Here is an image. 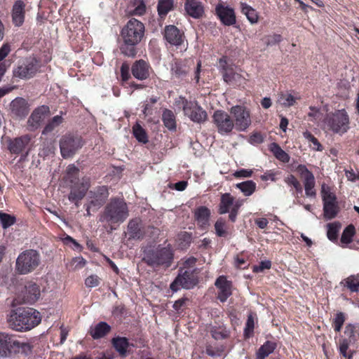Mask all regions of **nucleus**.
Listing matches in <instances>:
<instances>
[{
    "instance_id": "f257e3e1",
    "label": "nucleus",
    "mask_w": 359,
    "mask_h": 359,
    "mask_svg": "<svg viewBox=\"0 0 359 359\" xmlns=\"http://www.w3.org/2000/svg\"><path fill=\"white\" fill-rule=\"evenodd\" d=\"M7 320L11 329L23 332L37 326L41 321V316L34 308H19L10 312Z\"/></svg>"
},
{
    "instance_id": "f03ea898",
    "label": "nucleus",
    "mask_w": 359,
    "mask_h": 359,
    "mask_svg": "<svg viewBox=\"0 0 359 359\" xmlns=\"http://www.w3.org/2000/svg\"><path fill=\"white\" fill-rule=\"evenodd\" d=\"M144 24L135 19H130L121 31V36L124 44L121 50L128 57H134L136 54L135 46L142 39L144 34Z\"/></svg>"
},
{
    "instance_id": "7ed1b4c3",
    "label": "nucleus",
    "mask_w": 359,
    "mask_h": 359,
    "mask_svg": "<svg viewBox=\"0 0 359 359\" xmlns=\"http://www.w3.org/2000/svg\"><path fill=\"white\" fill-rule=\"evenodd\" d=\"M128 215L127 204L123 200L114 199L105 207L100 221L107 222L109 225L119 224L123 222Z\"/></svg>"
},
{
    "instance_id": "20e7f679",
    "label": "nucleus",
    "mask_w": 359,
    "mask_h": 359,
    "mask_svg": "<svg viewBox=\"0 0 359 359\" xmlns=\"http://www.w3.org/2000/svg\"><path fill=\"white\" fill-rule=\"evenodd\" d=\"M173 259V252L170 246H158L155 249L149 250L145 252L144 260L145 262L153 267L165 265L169 266Z\"/></svg>"
},
{
    "instance_id": "39448f33",
    "label": "nucleus",
    "mask_w": 359,
    "mask_h": 359,
    "mask_svg": "<svg viewBox=\"0 0 359 359\" xmlns=\"http://www.w3.org/2000/svg\"><path fill=\"white\" fill-rule=\"evenodd\" d=\"M324 122L330 130L340 135L346 133L350 128L349 116L344 109L328 114Z\"/></svg>"
},
{
    "instance_id": "423d86ee",
    "label": "nucleus",
    "mask_w": 359,
    "mask_h": 359,
    "mask_svg": "<svg viewBox=\"0 0 359 359\" xmlns=\"http://www.w3.org/2000/svg\"><path fill=\"white\" fill-rule=\"evenodd\" d=\"M40 262L41 257L36 250H27L18 255L15 269L20 274H27L34 271Z\"/></svg>"
},
{
    "instance_id": "0eeeda50",
    "label": "nucleus",
    "mask_w": 359,
    "mask_h": 359,
    "mask_svg": "<svg viewBox=\"0 0 359 359\" xmlns=\"http://www.w3.org/2000/svg\"><path fill=\"white\" fill-rule=\"evenodd\" d=\"M83 145L81 137L66 134L60 140V149L64 158H72Z\"/></svg>"
},
{
    "instance_id": "6e6552de",
    "label": "nucleus",
    "mask_w": 359,
    "mask_h": 359,
    "mask_svg": "<svg viewBox=\"0 0 359 359\" xmlns=\"http://www.w3.org/2000/svg\"><path fill=\"white\" fill-rule=\"evenodd\" d=\"M232 115L234 128L238 131H245L251 125L252 120L250 110L242 105L233 106L230 109Z\"/></svg>"
},
{
    "instance_id": "1a4fd4ad",
    "label": "nucleus",
    "mask_w": 359,
    "mask_h": 359,
    "mask_svg": "<svg viewBox=\"0 0 359 359\" xmlns=\"http://www.w3.org/2000/svg\"><path fill=\"white\" fill-rule=\"evenodd\" d=\"M198 273L196 269H189L180 273L171 283L170 289L177 292L180 288L191 289L193 288L198 283Z\"/></svg>"
},
{
    "instance_id": "9d476101",
    "label": "nucleus",
    "mask_w": 359,
    "mask_h": 359,
    "mask_svg": "<svg viewBox=\"0 0 359 359\" xmlns=\"http://www.w3.org/2000/svg\"><path fill=\"white\" fill-rule=\"evenodd\" d=\"M180 99L182 100L183 111L186 116L196 123L205 121L207 119V113L198 105L196 101H188L182 97H180Z\"/></svg>"
},
{
    "instance_id": "9b49d317",
    "label": "nucleus",
    "mask_w": 359,
    "mask_h": 359,
    "mask_svg": "<svg viewBox=\"0 0 359 359\" xmlns=\"http://www.w3.org/2000/svg\"><path fill=\"white\" fill-rule=\"evenodd\" d=\"M38 69V61L35 58H27L13 70V76L21 79H29L36 74Z\"/></svg>"
},
{
    "instance_id": "f8f14e48",
    "label": "nucleus",
    "mask_w": 359,
    "mask_h": 359,
    "mask_svg": "<svg viewBox=\"0 0 359 359\" xmlns=\"http://www.w3.org/2000/svg\"><path fill=\"white\" fill-rule=\"evenodd\" d=\"M213 123L220 134L230 133L233 128L234 123L231 116L223 110H217L214 112Z\"/></svg>"
},
{
    "instance_id": "ddd939ff",
    "label": "nucleus",
    "mask_w": 359,
    "mask_h": 359,
    "mask_svg": "<svg viewBox=\"0 0 359 359\" xmlns=\"http://www.w3.org/2000/svg\"><path fill=\"white\" fill-rule=\"evenodd\" d=\"M29 112V105L22 97H16L9 104L11 116L16 120L24 119Z\"/></svg>"
},
{
    "instance_id": "4468645a",
    "label": "nucleus",
    "mask_w": 359,
    "mask_h": 359,
    "mask_svg": "<svg viewBox=\"0 0 359 359\" xmlns=\"http://www.w3.org/2000/svg\"><path fill=\"white\" fill-rule=\"evenodd\" d=\"M297 172L304 180L305 194L306 196L314 198L316 196L315 187V177L313 173L304 165H299L297 167Z\"/></svg>"
},
{
    "instance_id": "2eb2a0df",
    "label": "nucleus",
    "mask_w": 359,
    "mask_h": 359,
    "mask_svg": "<svg viewBox=\"0 0 359 359\" xmlns=\"http://www.w3.org/2000/svg\"><path fill=\"white\" fill-rule=\"evenodd\" d=\"M20 295L22 296V300L18 301V304H33L40 297V288L34 283H28L25 286Z\"/></svg>"
},
{
    "instance_id": "dca6fc26",
    "label": "nucleus",
    "mask_w": 359,
    "mask_h": 359,
    "mask_svg": "<svg viewBox=\"0 0 359 359\" xmlns=\"http://www.w3.org/2000/svg\"><path fill=\"white\" fill-rule=\"evenodd\" d=\"M215 12L224 25L230 26L236 24V15L232 8L224 6L222 4H218L215 8Z\"/></svg>"
},
{
    "instance_id": "f3484780",
    "label": "nucleus",
    "mask_w": 359,
    "mask_h": 359,
    "mask_svg": "<svg viewBox=\"0 0 359 359\" xmlns=\"http://www.w3.org/2000/svg\"><path fill=\"white\" fill-rule=\"evenodd\" d=\"M109 196L108 189L106 187H99L94 191H90L89 193V200L91 205L95 207V209H98L102 206Z\"/></svg>"
},
{
    "instance_id": "a211bd4d",
    "label": "nucleus",
    "mask_w": 359,
    "mask_h": 359,
    "mask_svg": "<svg viewBox=\"0 0 359 359\" xmlns=\"http://www.w3.org/2000/svg\"><path fill=\"white\" fill-rule=\"evenodd\" d=\"M49 108L47 106L42 105L35 109L27 121V125L31 130L39 128L45 116L48 114Z\"/></svg>"
},
{
    "instance_id": "6ab92c4d",
    "label": "nucleus",
    "mask_w": 359,
    "mask_h": 359,
    "mask_svg": "<svg viewBox=\"0 0 359 359\" xmlns=\"http://www.w3.org/2000/svg\"><path fill=\"white\" fill-rule=\"evenodd\" d=\"M215 286L218 289V299L222 302H224L232 294L231 283L227 280L224 276H219L215 281Z\"/></svg>"
},
{
    "instance_id": "aec40b11",
    "label": "nucleus",
    "mask_w": 359,
    "mask_h": 359,
    "mask_svg": "<svg viewBox=\"0 0 359 359\" xmlns=\"http://www.w3.org/2000/svg\"><path fill=\"white\" fill-rule=\"evenodd\" d=\"M128 239L142 240L145 234V230L140 219H131L128 224Z\"/></svg>"
},
{
    "instance_id": "412c9836",
    "label": "nucleus",
    "mask_w": 359,
    "mask_h": 359,
    "mask_svg": "<svg viewBox=\"0 0 359 359\" xmlns=\"http://www.w3.org/2000/svg\"><path fill=\"white\" fill-rule=\"evenodd\" d=\"M90 186L88 179H82L81 183L74 187L69 195V200L74 202L78 205L77 202L81 201Z\"/></svg>"
},
{
    "instance_id": "4be33fe9",
    "label": "nucleus",
    "mask_w": 359,
    "mask_h": 359,
    "mask_svg": "<svg viewBox=\"0 0 359 359\" xmlns=\"http://www.w3.org/2000/svg\"><path fill=\"white\" fill-rule=\"evenodd\" d=\"M184 10L188 15L194 19L202 18L205 12L203 3L197 0L185 1Z\"/></svg>"
},
{
    "instance_id": "5701e85b",
    "label": "nucleus",
    "mask_w": 359,
    "mask_h": 359,
    "mask_svg": "<svg viewBox=\"0 0 359 359\" xmlns=\"http://www.w3.org/2000/svg\"><path fill=\"white\" fill-rule=\"evenodd\" d=\"M15 338L13 336L6 332H0V357H8L11 355Z\"/></svg>"
},
{
    "instance_id": "b1692460",
    "label": "nucleus",
    "mask_w": 359,
    "mask_h": 359,
    "mask_svg": "<svg viewBox=\"0 0 359 359\" xmlns=\"http://www.w3.org/2000/svg\"><path fill=\"white\" fill-rule=\"evenodd\" d=\"M149 65L143 60L136 61L132 66L133 76L140 81L144 80L149 76Z\"/></svg>"
},
{
    "instance_id": "393cba45",
    "label": "nucleus",
    "mask_w": 359,
    "mask_h": 359,
    "mask_svg": "<svg viewBox=\"0 0 359 359\" xmlns=\"http://www.w3.org/2000/svg\"><path fill=\"white\" fill-rule=\"evenodd\" d=\"M165 38L170 44L175 46H180L182 42V34L174 25H169L165 27Z\"/></svg>"
},
{
    "instance_id": "a878e982",
    "label": "nucleus",
    "mask_w": 359,
    "mask_h": 359,
    "mask_svg": "<svg viewBox=\"0 0 359 359\" xmlns=\"http://www.w3.org/2000/svg\"><path fill=\"white\" fill-rule=\"evenodd\" d=\"M12 20L15 26L20 27L25 20V4L22 1L15 3L12 10Z\"/></svg>"
},
{
    "instance_id": "bb28decb",
    "label": "nucleus",
    "mask_w": 359,
    "mask_h": 359,
    "mask_svg": "<svg viewBox=\"0 0 359 359\" xmlns=\"http://www.w3.org/2000/svg\"><path fill=\"white\" fill-rule=\"evenodd\" d=\"M30 141L29 135H24L13 140L8 146V149L11 153L20 154L22 152Z\"/></svg>"
},
{
    "instance_id": "cd10ccee",
    "label": "nucleus",
    "mask_w": 359,
    "mask_h": 359,
    "mask_svg": "<svg viewBox=\"0 0 359 359\" xmlns=\"http://www.w3.org/2000/svg\"><path fill=\"white\" fill-rule=\"evenodd\" d=\"M194 215L198 224L201 228L205 229L208 225L210 211L208 208L205 206L198 208L195 210Z\"/></svg>"
},
{
    "instance_id": "c85d7f7f",
    "label": "nucleus",
    "mask_w": 359,
    "mask_h": 359,
    "mask_svg": "<svg viewBox=\"0 0 359 359\" xmlns=\"http://www.w3.org/2000/svg\"><path fill=\"white\" fill-rule=\"evenodd\" d=\"M235 204L236 201L230 194H222L219 207V213L222 215L229 212L231 208H234Z\"/></svg>"
},
{
    "instance_id": "c756f323",
    "label": "nucleus",
    "mask_w": 359,
    "mask_h": 359,
    "mask_svg": "<svg viewBox=\"0 0 359 359\" xmlns=\"http://www.w3.org/2000/svg\"><path fill=\"white\" fill-rule=\"evenodd\" d=\"M269 149L278 160L283 163H288L290 161V156L277 143L273 142L270 144Z\"/></svg>"
},
{
    "instance_id": "7c9ffc66",
    "label": "nucleus",
    "mask_w": 359,
    "mask_h": 359,
    "mask_svg": "<svg viewBox=\"0 0 359 359\" xmlns=\"http://www.w3.org/2000/svg\"><path fill=\"white\" fill-rule=\"evenodd\" d=\"M276 348V344L267 341H266L257 352V359H265L271 353H272Z\"/></svg>"
},
{
    "instance_id": "2f4dec72",
    "label": "nucleus",
    "mask_w": 359,
    "mask_h": 359,
    "mask_svg": "<svg viewBox=\"0 0 359 359\" xmlns=\"http://www.w3.org/2000/svg\"><path fill=\"white\" fill-rule=\"evenodd\" d=\"M241 12L246 16L251 24H255L258 22V13L255 9L247 4L241 3Z\"/></svg>"
},
{
    "instance_id": "473e14b6",
    "label": "nucleus",
    "mask_w": 359,
    "mask_h": 359,
    "mask_svg": "<svg viewBox=\"0 0 359 359\" xmlns=\"http://www.w3.org/2000/svg\"><path fill=\"white\" fill-rule=\"evenodd\" d=\"M109 330V325L104 322H100L91 330L90 334L93 339H100L105 336Z\"/></svg>"
},
{
    "instance_id": "72a5a7b5",
    "label": "nucleus",
    "mask_w": 359,
    "mask_h": 359,
    "mask_svg": "<svg viewBox=\"0 0 359 359\" xmlns=\"http://www.w3.org/2000/svg\"><path fill=\"white\" fill-rule=\"evenodd\" d=\"M236 187L245 196H251L256 190V183L252 180H248L241 183H238Z\"/></svg>"
},
{
    "instance_id": "f704fd0d",
    "label": "nucleus",
    "mask_w": 359,
    "mask_h": 359,
    "mask_svg": "<svg viewBox=\"0 0 359 359\" xmlns=\"http://www.w3.org/2000/svg\"><path fill=\"white\" fill-rule=\"evenodd\" d=\"M162 120L165 126L169 130H175L176 128L175 118L172 111L165 109L163 112Z\"/></svg>"
},
{
    "instance_id": "c9c22d12",
    "label": "nucleus",
    "mask_w": 359,
    "mask_h": 359,
    "mask_svg": "<svg viewBox=\"0 0 359 359\" xmlns=\"http://www.w3.org/2000/svg\"><path fill=\"white\" fill-rule=\"evenodd\" d=\"M188 70L187 67L180 62H175L171 67L172 76L180 79L184 76Z\"/></svg>"
},
{
    "instance_id": "e433bc0d",
    "label": "nucleus",
    "mask_w": 359,
    "mask_h": 359,
    "mask_svg": "<svg viewBox=\"0 0 359 359\" xmlns=\"http://www.w3.org/2000/svg\"><path fill=\"white\" fill-rule=\"evenodd\" d=\"M63 121V118L60 115H57L53 117L51 120L46 125L42 133L48 134L53 131L57 128Z\"/></svg>"
},
{
    "instance_id": "4c0bfd02",
    "label": "nucleus",
    "mask_w": 359,
    "mask_h": 359,
    "mask_svg": "<svg viewBox=\"0 0 359 359\" xmlns=\"http://www.w3.org/2000/svg\"><path fill=\"white\" fill-rule=\"evenodd\" d=\"M13 348H15L18 353L29 355L32 353L33 346L28 342H21L15 339Z\"/></svg>"
},
{
    "instance_id": "58836bf2",
    "label": "nucleus",
    "mask_w": 359,
    "mask_h": 359,
    "mask_svg": "<svg viewBox=\"0 0 359 359\" xmlns=\"http://www.w3.org/2000/svg\"><path fill=\"white\" fill-rule=\"evenodd\" d=\"M215 229L217 236L219 237H226L229 234L226 222L222 218H219L216 221L215 224Z\"/></svg>"
},
{
    "instance_id": "ea45409f",
    "label": "nucleus",
    "mask_w": 359,
    "mask_h": 359,
    "mask_svg": "<svg viewBox=\"0 0 359 359\" xmlns=\"http://www.w3.org/2000/svg\"><path fill=\"white\" fill-rule=\"evenodd\" d=\"M113 345L121 355H125L128 346V341L125 337H118L113 339Z\"/></svg>"
},
{
    "instance_id": "a19ab883",
    "label": "nucleus",
    "mask_w": 359,
    "mask_h": 359,
    "mask_svg": "<svg viewBox=\"0 0 359 359\" xmlns=\"http://www.w3.org/2000/svg\"><path fill=\"white\" fill-rule=\"evenodd\" d=\"M173 7V0H158V12L161 16L167 15Z\"/></svg>"
},
{
    "instance_id": "79ce46f5",
    "label": "nucleus",
    "mask_w": 359,
    "mask_h": 359,
    "mask_svg": "<svg viewBox=\"0 0 359 359\" xmlns=\"http://www.w3.org/2000/svg\"><path fill=\"white\" fill-rule=\"evenodd\" d=\"M324 217L327 219H331L336 217L338 212L337 203L323 204Z\"/></svg>"
},
{
    "instance_id": "37998d69",
    "label": "nucleus",
    "mask_w": 359,
    "mask_h": 359,
    "mask_svg": "<svg viewBox=\"0 0 359 359\" xmlns=\"http://www.w3.org/2000/svg\"><path fill=\"white\" fill-rule=\"evenodd\" d=\"M355 234V228L353 225H348L344 230L341 237V243L343 245H348L352 242L353 237Z\"/></svg>"
},
{
    "instance_id": "c03bdc74",
    "label": "nucleus",
    "mask_w": 359,
    "mask_h": 359,
    "mask_svg": "<svg viewBox=\"0 0 359 359\" xmlns=\"http://www.w3.org/2000/svg\"><path fill=\"white\" fill-rule=\"evenodd\" d=\"M15 217L3 212H0V223L3 229H6L15 224Z\"/></svg>"
},
{
    "instance_id": "a18cd8bd",
    "label": "nucleus",
    "mask_w": 359,
    "mask_h": 359,
    "mask_svg": "<svg viewBox=\"0 0 359 359\" xmlns=\"http://www.w3.org/2000/svg\"><path fill=\"white\" fill-rule=\"evenodd\" d=\"M133 131L134 136L140 142L146 143L148 142L147 133L140 124H135L133 128Z\"/></svg>"
},
{
    "instance_id": "49530a36",
    "label": "nucleus",
    "mask_w": 359,
    "mask_h": 359,
    "mask_svg": "<svg viewBox=\"0 0 359 359\" xmlns=\"http://www.w3.org/2000/svg\"><path fill=\"white\" fill-rule=\"evenodd\" d=\"M297 98L289 93H281L278 99L279 104L284 107H291L296 102Z\"/></svg>"
},
{
    "instance_id": "de8ad7c7",
    "label": "nucleus",
    "mask_w": 359,
    "mask_h": 359,
    "mask_svg": "<svg viewBox=\"0 0 359 359\" xmlns=\"http://www.w3.org/2000/svg\"><path fill=\"white\" fill-rule=\"evenodd\" d=\"M346 286L351 292H357L359 289V275L351 276L344 280Z\"/></svg>"
},
{
    "instance_id": "09e8293b",
    "label": "nucleus",
    "mask_w": 359,
    "mask_h": 359,
    "mask_svg": "<svg viewBox=\"0 0 359 359\" xmlns=\"http://www.w3.org/2000/svg\"><path fill=\"white\" fill-rule=\"evenodd\" d=\"M86 261L82 257L73 258L68 264L69 269L76 271L85 266Z\"/></svg>"
},
{
    "instance_id": "8fccbe9b",
    "label": "nucleus",
    "mask_w": 359,
    "mask_h": 359,
    "mask_svg": "<svg viewBox=\"0 0 359 359\" xmlns=\"http://www.w3.org/2000/svg\"><path fill=\"white\" fill-rule=\"evenodd\" d=\"M339 228L340 225L337 222L330 223L327 224V235L330 241H334L337 239Z\"/></svg>"
},
{
    "instance_id": "3c124183",
    "label": "nucleus",
    "mask_w": 359,
    "mask_h": 359,
    "mask_svg": "<svg viewBox=\"0 0 359 359\" xmlns=\"http://www.w3.org/2000/svg\"><path fill=\"white\" fill-rule=\"evenodd\" d=\"M133 14L135 15H142L146 12V6L143 0H134L133 1Z\"/></svg>"
},
{
    "instance_id": "603ef678",
    "label": "nucleus",
    "mask_w": 359,
    "mask_h": 359,
    "mask_svg": "<svg viewBox=\"0 0 359 359\" xmlns=\"http://www.w3.org/2000/svg\"><path fill=\"white\" fill-rule=\"evenodd\" d=\"M266 46H271L279 43L282 41V36L278 34H273L265 36L262 39Z\"/></svg>"
},
{
    "instance_id": "864d4df0",
    "label": "nucleus",
    "mask_w": 359,
    "mask_h": 359,
    "mask_svg": "<svg viewBox=\"0 0 359 359\" xmlns=\"http://www.w3.org/2000/svg\"><path fill=\"white\" fill-rule=\"evenodd\" d=\"M345 321L344 314L341 312L337 313L334 322L333 327L336 332H339L341 330L342 325Z\"/></svg>"
},
{
    "instance_id": "5fc2aeb1",
    "label": "nucleus",
    "mask_w": 359,
    "mask_h": 359,
    "mask_svg": "<svg viewBox=\"0 0 359 359\" xmlns=\"http://www.w3.org/2000/svg\"><path fill=\"white\" fill-rule=\"evenodd\" d=\"M243 200H236V204L234 205V208H231V210H229V217L231 222H234L236 221L238 210L243 205Z\"/></svg>"
},
{
    "instance_id": "6e6d98bb",
    "label": "nucleus",
    "mask_w": 359,
    "mask_h": 359,
    "mask_svg": "<svg viewBox=\"0 0 359 359\" xmlns=\"http://www.w3.org/2000/svg\"><path fill=\"white\" fill-rule=\"evenodd\" d=\"M279 175L280 172L278 171L269 170H266L262 175H261L260 178L262 181L271 180L272 182H275L277 180V176Z\"/></svg>"
},
{
    "instance_id": "4d7b16f0",
    "label": "nucleus",
    "mask_w": 359,
    "mask_h": 359,
    "mask_svg": "<svg viewBox=\"0 0 359 359\" xmlns=\"http://www.w3.org/2000/svg\"><path fill=\"white\" fill-rule=\"evenodd\" d=\"M349 347V341L347 339H342L339 342V350L340 353L344 357L348 358V359H351L352 358L351 355H348L347 350Z\"/></svg>"
},
{
    "instance_id": "13d9d810",
    "label": "nucleus",
    "mask_w": 359,
    "mask_h": 359,
    "mask_svg": "<svg viewBox=\"0 0 359 359\" xmlns=\"http://www.w3.org/2000/svg\"><path fill=\"white\" fill-rule=\"evenodd\" d=\"M271 266V262L269 260L262 261L259 265H255L252 267L253 272L260 273L263 272L265 269H269Z\"/></svg>"
},
{
    "instance_id": "bf43d9fd",
    "label": "nucleus",
    "mask_w": 359,
    "mask_h": 359,
    "mask_svg": "<svg viewBox=\"0 0 359 359\" xmlns=\"http://www.w3.org/2000/svg\"><path fill=\"white\" fill-rule=\"evenodd\" d=\"M223 78L225 82L231 83L234 80H236L239 75L233 72L232 69H225L224 72H222Z\"/></svg>"
},
{
    "instance_id": "052dcab7",
    "label": "nucleus",
    "mask_w": 359,
    "mask_h": 359,
    "mask_svg": "<svg viewBox=\"0 0 359 359\" xmlns=\"http://www.w3.org/2000/svg\"><path fill=\"white\" fill-rule=\"evenodd\" d=\"M100 284V278L97 275H90L85 280V285L87 287H94Z\"/></svg>"
},
{
    "instance_id": "680f3d73",
    "label": "nucleus",
    "mask_w": 359,
    "mask_h": 359,
    "mask_svg": "<svg viewBox=\"0 0 359 359\" xmlns=\"http://www.w3.org/2000/svg\"><path fill=\"white\" fill-rule=\"evenodd\" d=\"M254 326H255L254 319H253L252 316L250 315L248 318L246 325H245V335L247 337H250L252 334Z\"/></svg>"
},
{
    "instance_id": "e2e57ef3",
    "label": "nucleus",
    "mask_w": 359,
    "mask_h": 359,
    "mask_svg": "<svg viewBox=\"0 0 359 359\" xmlns=\"http://www.w3.org/2000/svg\"><path fill=\"white\" fill-rule=\"evenodd\" d=\"M321 195L323 201H326L327 198H331L332 196L335 194L332 192L331 189L329 186L325 184H323L321 186Z\"/></svg>"
},
{
    "instance_id": "0e129e2a",
    "label": "nucleus",
    "mask_w": 359,
    "mask_h": 359,
    "mask_svg": "<svg viewBox=\"0 0 359 359\" xmlns=\"http://www.w3.org/2000/svg\"><path fill=\"white\" fill-rule=\"evenodd\" d=\"M321 195L323 201H326L327 198H331L332 196L335 194L332 192L331 189L329 186L325 184H323L321 186Z\"/></svg>"
},
{
    "instance_id": "69168bd1",
    "label": "nucleus",
    "mask_w": 359,
    "mask_h": 359,
    "mask_svg": "<svg viewBox=\"0 0 359 359\" xmlns=\"http://www.w3.org/2000/svg\"><path fill=\"white\" fill-rule=\"evenodd\" d=\"M252 173L253 172L252 170L241 169L237 170L233 175L236 177H250L252 175Z\"/></svg>"
},
{
    "instance_id": "338daca9",
    "label": "nucleus",
    "mask_w": 359,
    "mask_h": 359,
    "mask_svg": "<svg viewBox=\"0 0 359 359\" xmlns=\"http://www.w3.org/2000/svg\"><path fill=\"white\" fill-rule=\"evenodd\" d=\"M121 75L122 80L126 81L130 78L129 66L123 63L121 67Z\"/></svg>"
},
{
    "instance_id": "774afa93",
    "label": "nucleus",
    "mask_w": 359,
    "mask_h": 359,
    "mask_svg": "<svg viewBox=\"0 0 359 359\" xmlns=\"http://www.w3.org/2000/svg\"><path fill=\"white\" fill-rule=\"evenodd\" d=\"M345 175L348 180L351 182H355L357 179H359V173L355 172L353 169L346 170Z\"/></svg>"
}]
</instances>
